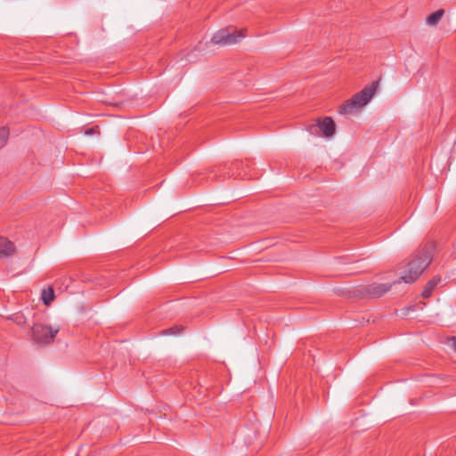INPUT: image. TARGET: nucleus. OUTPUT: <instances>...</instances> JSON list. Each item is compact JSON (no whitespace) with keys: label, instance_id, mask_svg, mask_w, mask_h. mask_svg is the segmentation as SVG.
Instances as JSON below:
<instances>
[{"label":"nucleus","instance_id":"1","mask_svg":"<svg viewBox=\"0 0 456 456\" xmlns=\"http://www.w3.org/2000/svg\"><path fill=\"white\" fill-rule=\"evenodd\" d=\"M433 248L432 244H425L419 248L413 255V258L408 263L404 275L401 277L400 281H403L405 283H412L417 281L431 263Z\"/></svg>","mask_w":456,"mask_h":456},{"label":"nucleus","instance_id":"2","mask_svg":"<svg viewBox=\"0 0 456 456\" xmlns=\"http://www.w3.org/2000/svg\"><path fill=\"white\" fill-rule=\"evenodd\" d=\"M379 86V81H374L370 85L366 86L362 91L353 95L341 107L339 112L341 114L352 113L354 110L366 105L375 94Z\"/></svg>","mask_w":456,"mask_h":456},{"label":"nucleus","instance_id":"3","mask_svg":"<svg viewBox=\"0 0 456 456\" xmlns=\"http://www.w3.org/2000/svg\"><path fill=\"white\" fill-rule=\"evenodd\" d=\"M59 330L60 328L57 326L35 323L31 328V337L37 344H49L53 340Z\"/></svg>","mask_w":456,"mask_h":456},{"label":"nucleus","instance_id":"4","mask_svg":"<svg viewBox=\"0 0 456 456\" xmlns=\"http://www.w3.org/2000/svg\"><path fill=\"white\" fill-rule=\"evenodd\" d=\"M245 35L242 31L234 28H222L218 30L211 38L214 45H226L238 43Z\"/></svg>","mask_w":456,"mask_h":456},{"label":"nucleus","instance_id":"5","mask_svg":"<svg viewBox=\"0 0 456 456\" xmlns=\"http://www.w3.org/2000/svg\"><path fill=\"white\" fill-rule=\"evenodd\" d=\"M317 129L326 137L332 136L335 134V123L331 118L326 117L323 119L318 120L316 125H313L310 127V133L314 134Z\"/></svg>","mask_w":456,"mask_h":456},{"label":"nucleus","instance_id":"6","mask_svg":"<svg viewBox=\"0 0 456 456\" xmlns=\"http://www.w3.org/2000/svg\"><path fill=\"white\" fill-rule=\"evenodd\" d=\"M390 288V285L373 283L366 287L365 292L370 297H379L387 293Z\"/></svg>","mask_w":456,"mask_h":456},{"label":"nucleus","instance_id":"7","mask_svg":"<svg viewBox=\"0 0 456 456\" xmlns=\"http://www.w3.org/2000/svg\"><path fill=\"white\" fill-rule=\"evenodd\" d=\"M13 251V243L4 237H0V257L8 256L12 254Z\"/></svg>","mask_w":456,"mask_h":456},{"label":"nucleus","instance_id":"8","mask_svg":"<svg viewBox=\"0 0 456 456\" xmlns=\"http://www.w3.org/2000/svg\"><path fill=\"white\" fill-rule=\"evenodd\" d=\"M441 281V278L440 277H434L433 279H431L425 286L423 291H422V296L426 298L429 297L432 294V292L434 291V289H436V287L438 285V283Z\"/></svg>","mask_w":456,"mask_h":456},{"label":"nucleus","instance_id":"9","mask_svg":"<svg viewBox=\"0 0 456 456\" xmlns=\"http://www.w3.org/2000/svg\"><path fill=\"white\" fill-rule=\"evenodd\" d=\"M54 299V291L52 288H47L42 291V300L45 305H49Z\"/></svg>","mask_w":456,"mask_h":456},{"label":"nucleus","instance_id":"10","mask_svg":"<svg viewBox=\"0 0 456 456\" xmlns=\"http://www.w3.org/2000/svg\"><path fill=\"white\" fill-rule=\"evenodd\" d=\"M444 15V10H438L435 12H433L432 14H430L428 18H427V23L428 25H436L439 20L440 19L442 18V16Z\"/></svg>","mask_w":456,"mask_h":456},{"label":"nucleus","instance_id":"11","mask_svg":"<svg viewBox=\"0 0 456 456\" xmlns=\"http://www.w3.org/2000/svg\"><path fill=\"white\" fill-rule=\"evenodd\" d=\"M10 320H12L13 322H15L19 326H22L26 324L27 320L26 317L21 314H15L9 317Z\"/></svg>","mask_w":456,"mask_h":456},{"label":"nucleus","instance_id":"12","mask_svg":"<svg viewBox=\"0 0 456 456\" xmlns=\"http://www.w3.org/2000/svg\"><path fill=\"white\" fill-rule=\"evenodd\" d=\"M9 137V130L5 127L0 128V149L3 148Z\"/></svg>","mask_w":456,"mask_h":456},{"label":"nucleus","instance_id":"13","mask_svg":"<svg viewBox=\"0 0 456 456\" xmlns=\"http://www.w3.org/2000/svg\"><path fill=\"white\" fill-rule=\"evenodd\" d=\"M183 328H179L177 326L175 327H173L169 330H166V334H168V335H176V334H179L181 331H182Z\"/></svg>","mask_w":456,"mask_h":456},{"label":"nucleus","instance_id":"14","mask_svg":"<svg viewBox=\"0 0 456 456\" xmlns=\"http://www.w3.org/2000/svg\"><path fill=\"white\" fill-rule=\"evenodd\" d=\"M451 340L452 342V346H453L454 350L456 351V337H453Z\"/></svg>","mask_w":456,"mask_h":456},{"label":"nucleus","instance_id":"15","mask_svg":"<svg viewBox=\"0 0 456 456\" xmlns=\"http://www.w3.org/2000/svg\"><path fill=\"white\" fill-rule=\"evenodd\" d=\"M94 133V129L93 128H89L86 131V134L89 135V134H92Z\"/></svg>","mask_w":456,"mask_h":456}]
</instances>
